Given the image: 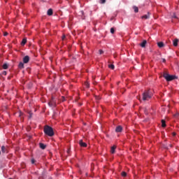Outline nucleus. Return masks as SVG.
I'll return each instance as SVG.
<instances>
[{
    "instance_id": "f257e3e1",
    "label": "nucleus",
    "mask_w": 179,
    "mask_h": 179,
    "mask_svg": "<svg viewBox=\"0 0 179 179\" xmlns=\"http://www.w3.org/2000/svg\"><path fill=\"white\" fill-rule=\"evenodd\" d=\"M163 78H164V79H166V82H171V80H174L175 79H177V76L170 75L166 72H164L163 73Z\"/></svg>"
},
{
    "instance_id": "f03ea898",
    "label": "nucleus",
    "mask_w": 179,
    "mask_h": 179,
    "mask_svg": "<svg viewBox=\"0 0 179 179\" xmlns=\"http://www.w3.org/2000/svg\"><path fill=\"white\" fill-rule=\"evenodd\" d=\"M44 132L48 136H54V130L52 129V127L50 126H45L44 127Z\"/></svg>"
},
{
    "instance_id": "7ed1b4c3",
    "label": "nucleus",
    "mask_w": 179,
    "mask_h": 179,
    "mask_svg": "<svg viewBox=\"0 0 179 179\" xmlns=\"http://www.w3.org/2000/svg\"><path fill=\"white\" fill-rule=\"evenodd\" d=\"M150 99H152V93L150 91H145L143 93V101H146L149 100Z\"/></svg>"
},
{
    "instance_id": "20e7f679",
    "label": "nucleus",
    "mask_w": 179,
    "mask_h": 179,
    "mask_svg": "<svg viewBox=\"0 0 179 179\" xmlns=\"http://www.w3.org/2000/svg\"><path fill=\"white\" fill-rule=\"evenodd\" d=\"M78 143L81 148H87V144L83 142V140H79Z\"/></svg>"
},
{
    "instance_id": "39448f33",
    "label": "nucleus",
    "mask_w": 179,
    "mask_h": 179,
    "mask_svg": "<svg viewBox=\"0 0 179 179\" xmlns=\"http://www.w3.org/2000/svg\"><path fill=\"white\" fill-rule=\"evenodd\" d=\"M29 61H30V57L29 56L27 55L23 57V63L24 64H28Z\"/></svg>"
},
{
    "instance_id": "423d86ee",
    "label": "nucleus",
    "mask_w": 179,
    "mask_h": 179,
    "mask_svg": "<svg viewBox=\"0 0 179 179\" xmlns=\"http://www.w3.org/2000/svg\"><path fill=\"white\" fill-rule=\"evenodd\" d=\"M150 13H148V14L146 15H144L141 17L142 19H150Z\"/></svg>"
},
{
    "instance_id": "0eeeda50",
    "label": "nucleus",
    "mask_w": 179,
    "mask_h": 179,
    "mask_svg": "<svg viewBox=\"0 0 179 179\" xmlns=\"http://www.w3.org/2000/svg\"><path fill=\"white\" fill-rule=\"evenodd\" d=\"M1 152L2 153H8V149L5 145L1 146Z\"/></svg>"
},
{
    "instance_id": "6e6552de",
    "label": "nucleus",
    "mask_w": 179,
    "mask_h": 179,
    "mask_svg": "<svg viewBox=\"0 0 179 179\" xmlns=\"http://www.w3.org/2000/svg\"><path fill=\"white\" fill-rule=\"evenodd\" d=\"M115 149H117V147L115 145L111 147L110 153H112V155H114V153H115Z\"/></svg>"
},
{
    "instance_id": "1a4fd4ad",
    "label": "nucleus",
    "mask_w": 179,
    "mask_h": 179,
    "mask_svg": "<svg viewBox=\"0 0 179 179\" xmlns=\"http://www.w3.org/2000/svg\"><path fill=\"white\" fill-rule=\"evenodd\" d=\"M122 127L117 126L115 129V132H122Z\"/></svg>"
},
{
    "instance_id": "9d476101",
    "label": "nucleus",
    "mask_w": 179,
    "mask_h": 179,
    "mask_svg": "<svg viewBox=\"0 0 179 179\" xmlns=\"http://www.w3.org/2000/svg\"><path fill=\"white\" fill-rule=\"evenodd\" d=\"M52 13H53V11L52 8H50L48 10L47 15L48 16H52Z\"/></svg>"
},
{
    "instance_id": "9b49d317",
    "label": "nucleus",
    "mask_w": 179,
    "mask_h": 179,
    "mask_svg": "<svg viewBox=\"0 0 179 179\" xmlns=\"http://www.w3.org/2000/svg\"><path fill=\"white\" fill-rule=\"evenodd\" d=\"M173 44L174 47H177L178 45V39L176 38L175 40L173 41Z\"/></svg>"
},
{
    "instance_id": "f8f14e48",
    "label": "nucleus",
    "mask_w": 179,
    "mask_h": 179,
    "mask_svg": "<svg viewBox=\"0 0 179 179\" xmlns=\"http://www.w3.org/2000/svg\"><path fill=\"white\" fill-rule=\"evenodd\" d=\"M146 43H147L146 40H144V41L140 44L141 47H142V48H145V47H146Z\"/></svg>"
},
{
    "instance_id": "ddd939ff",
    "label": "nucleus",
    "mask_w": 179,
    "mask_h": 179,
    "mask_svg": "<svg viewBox=\"0 0 179 179\" xmlns=\"http://www.w3.org/2000/svg\"><path fill=\"white\" fill-rule=\"evenodd\" d=\"M18 68H20V69H23V68H24V64L20 62V64H18Z\"/></svg>"
},
{
    "instance_id": "4468645a",
    "label": "nucleus",
    "mask_w": 179,
    "mask_h": 179,
    "mask_svg": "<svg viewBox=\"0 0 179 179\" xmlns=\"http://www.w3.org/2000/svg\"><path fill=\"white\" fill-rule=\"evenodd\" d=\"M157 45L159 48H163V47H164V43L163 42H158Z\"/></svg>"
},
{
    "instance_id": "2eb2a0df",
    "label": "nucleus",
    "mask_w": 179,
    "mask_h": 179,
    "mask_svg": "<svg viewBox=\"0 0 179 179\" xmlns=\"http://www.w3.org/2000/svg\"><path fill=\"white\" fill-rule=\"evenodd\" d=\"M133 9H134L135 13H138V12H139V8H138V7L136 6H134Z\"/></svg>"
},
{
    "instance_id": "dca6fc26",
    "label": "nucleus",
    "mask_w": 179,
    "mask_h": 179,
    "mask_svg": "<svg viewBox=\"0 0 179 179\" xmlns=\"http://www.w3.org/2000/svg\"><path fill=\"white\" fill-rule=\"evenodd\" d=\"M48 104L50 106V107H55V102H54V101H51L48 103Z\"/></svg>"
},
{
    "instance_id": "f3484780",
    "label": "nucleus",
    "mask_w": 179,
    "mask_h": 179,
    "mask_svg": "<svg viewBox=\"0 0 179 179\" xmlns=\"http://www.w3.org/2000/svg\"><path fill=\"white\" fill-rule=\"evenodd\" d=\"M39 146H40L41 149H43V150L45 149V148H46L45 145H44V143H40Z\"/></svg>"
},
{
    "instance_id": "a211bd4d",
    "label": "nucleus",
    "mask_w": 179,
    "mask_h": 179,
    "mask_svg": "<svg viewBox=\"0 0 179 179\" xmlns=\"http://www.w3.org/2000/svg\"><path fill=\"white\" fill-rule=\"evenodd\" d=\"M26 43H27V39L23 38L21 42V45H24V44H26Z\"/></svg>"
},
{
    "instance_id": "6ab92c4d",
    "label": "nucleus",
    "mask_w": 179,
    "mask_h": 179,
    "mask_svg": "<svg viewBox=\"0 0 179 179\" xmlns=\"http://www.w3.org/2000/svg\"><path fill=\"white\" fill-rule=\"evenodd\" d=\"M8 68H9V64L6 63L3 64V69H8Z\"/></svg>"
},
{
    "instance_id": "aec40b11",
    "label": "nucleus",
    "mask_w": 179,
    "mask_h": 179,
    "mask_svg": "<svg viewBox=\"0 0 179 179\" xmlns=\"http://www.w3.org/2000/svg\"><path fill=\"white\" fill-rule=\"evenodd\" d=\"M162 127L163 128H165V127H166V121L164 120H162Z\"/></svg>"
},
{
    "instance_id": "412c9836",
    "label": "nucleus",
    "mask_w": 179,
    "mask_h": 179,
    "mask_svg": "<svg viewBox=\"0 0 179 179\" xmlns=\"http://www.w3.org/2000/svg\"><path fill=\"white\" fill-rule=\"evenodd\" d=\"M110 33L112 34H114V33H115V29H114V27L110 28Z\"/></svg>"
},
{
    "instance_id": "4be33fe9",
    "label": "nucleus",
    "mask_w": 179,
    "mask_h": 179,
    "mask_svg": "<svg viewBox=\"0 0 179 179\" xmlns=\"http://www.w3.org/2000/svg\"><path fill=\"white\" fill-rule=\"evenodd\" d=\"M108 68H110V69H114V68H115V66H114V64H109Z\"/></svg>"
},
{
    "instance_id": "5701e85b",
    "label": "nucleus",
    "mask_w": 179,
    "mask_h": 179,
    "mask_svg": "<svg viewBox=\"0 0 179 179\" xmlns=\"http://www.w3.org/2000/svg\"><path fill=\"white\" fill-rule=\"evenodd\" d=\"M122 176L127 177V172H125V171L122 172Z\"/></svg>"
},
{
    "instance_id": "b1692460",
    "label": "nucleus",
    "mask_w": 179,
    "mask_h": 179,
    "mask_svg": "<svg viewBox=\"0 0 179 179\" xmlns=\"http://www.w3.org/2000/svg\"><path fill=\"white\" fill-rule=\"evenodd\" d=\"M106 0H99V3H105Z\"/></svg>"
},
{
    "instance_id": "393cba45",
    "label": "nucleus",
    "mask_w": 179,
    "mask_h": 179,
    "mask_svg": "<svg viewBox=\"0 0 179 179\" xmlns=\"http://www.w3.org/2000/svg\"><path fill=\"white\" fill-rule=\"evenodd\" d=\"M95 99H96V100H100V99H101L100 96H95Z\"/></svg>"
},
{
    "instance_id": "a878e982",
    "label": "nucleus",
    "mask_w": 179,
    "mask_h": 179,
    "mask_svg": "<svg viewBox=\"0 0 179 179\" xmlns=\"http://www.w3.org/2000/svg\"><path fill=\"white\" fill-rule=\"evenodd\" d=\"M103 52H103V50H99V54H100V55L103 54Z\"/></svg>"
},
{
    "instance_id": "bb28decb",
    "label": "nucleus",
    "mask_w": 179,
    "mask_h": 179,
    "mask_svg": "<svg viewBox=\"0 0 179 179\" xmlns=\"http://www.w3.org/2000/svg\"><path fill=\"white\" fill-rule=\"evenodd\" d=\"M32 115H33V113H31V112H29V118H31Z\"/></svg>"
},
{
    "instance_id": "cd10ccee",
    "label": "nucleus",
    "mask_w": 179,
    "mask_h": 179,
    "mask_svg": "<svg viewBox=\"0 0 179 179\" xmlns=\"http://www.w3.org/2000/svg\"><path fill=\"white\" fill-rule=\"evenodd\" d=\"M35 162H36V160L31 159V164H34Z\"/></svg>"
},
{
    "instance_id": "c85d7f7f",
    "label": "nucleus",
    "mask_w": 179,
    "mask_h": 179,
    "mask_svg": "<svg viewBox=\"0 0 179 179\" xmlns=\"http://www.w3.org/2000/svg\"><path fill=\"white\" fill-rule=\"evenodd\" d=\"M3 36L6 37V36H8V32H4Z\"/></svg>"
},
{
    "instance_id": "c756f323",
    "label": "nucleus",
    "mask_w": 179,
    "mask_h": 179,
    "mask_svg": "<svg viewBox=\"0 0 179 179\" xmlns=\"http://www.w3.org/2000/svg\"><path fill=\"white\" fill-rule=\"evenodd\" d=\"M85 86H86V87H89V83H85Z\"/></svg>"
},
{
    "instance_id": "7c9ffc66",
    "label": "nucleus",
    "mask_w": 179,
    "mask_h": 179,
    "mask_svg": "<svg viewBox=\"0 0 179 179\" xmlns=\"http://www.w3.org/2000/svg\"><path fill=\"white\" fill-rule=\"evenodd\" d=\"M173 17H174V19H177V16L175 14H173Z\"/></svg>"
},
{
    "instance_id": "2f4dec72",
    "label": "nucleus",
    "mask_w": 179,
    "mask_h": 179,
    "mask_svg": "<svg viewBox=\"0 0 179 179\" xmlns=\"http://www.w3.org/2000/svg\"><path fill=\"white\" fill-rule=\"evenodd\" d=\"M65 38H66V36H65V35H64V36H62V40H65Z\"/></svg>"
},
{
    "instance_id": "473e14b6",
    "label": "nucleus",
    "mask_w": 179,
    "mask_h": 179,
    "mask_svg": "<svg viewBox=\"0 0 179 179\" xmlns=\"http://www.w3.org/2000/svg\"><path fill=\"white\" fill-rule=\"evenodd\" d=\"M3 75L6 76V71H3Z\"/></svg>"
},
{
    "instance_id": "72a5a7b5",
    "label": "nucleus",
    "mask_w": 179,
    "mask_h": 179,
    "mask_svg": "<svg viewBox=\"0 0 179 179\" xmlns=\"http://www.w3.org/2000/svg\"><path fill=\"white\" fill-rule=\"evenodd\" d=\"M162 62H166V59H162Z\"/></svg>"
},
{
    "instance_id": "f704fd0d",
    "label": "nucleus",
    "mask_w": 179,
    "mask_h": 179,
    "mask_svg": "<svg viewBox=\"0 0 179 179\" xmlns=\"http://www.w3.org/2000/svg\"><path fill=\"white\" fill-rule=\"evenodd\" d=\"M24 2V0H21V3H23Z\"/></svg>"
},
{
    "instance_id": "c9c22d12",
    "label": "nucleus",
    "mask_w": 179,
    "mask_h": 179,
    "mask_svg": "<svg viewBox=\"0 0 179 179\" xmlns=\"http://www.w3.org/2000/svg\"><path fill=\"white\" fill-rule=\"evenodd\" d=\"M173 136H176V133H173Z\"/></svg>"
},
{
    "instance_id": "e433bc0d",
    "label": "nucleus",
    "mask_w": 179,
    "mask_h": 179,
    "mask_svg": "<svg viewBox=\"0 0 179 179\" xmlns=\"http://www.w3.org/2000/svg\"><path fill=\"white\" fill-rule=\"evenodd\" d=\"M71 152V150H67V153H69Z\"/></svg>"
},
{
    "instance_id": "4c0bfd02",
    "label": "nucleus",
    "mask_w": 179,
    "mask_h": 179,
    "mask_svg": "<svg viewBox=\"0 0 179 179\" xmlns=\"http://www.w3.org/2000/svg\"><path fill=\"white\" fill-rule=\"evenodd\" d=\"M19 117H22V113H20Z\"/></svg>"
},
{
    "instance_id": "58836bf2",
    "label": "nucleus",
    "mask_w": 179,
    "mask_h": 179,
    "mask_svg": "<svg viewBox=\"0 0 179 179\" xmlns=\"http://www.w3.org/2000/svg\"><path fill=\"white\" fill-rule=\"evenodd\" d=\"M138 100H141V97L138 98Z\"/></svg>"
},
{
    "instance_id": "ea45409f",
    "label": "nucleus",
    "mask_w": 179,
    "mask_h": 179,
    "mask_svg": "<svg viewBox=\"0 0 179 179\" xmlns=\"http://www.w3.org/2000/svg\"><path fill=\"white\" fill-rule=\"evenodd\" d=\"M0 155H1V151H0Z\"/></svg>"
},
{
    "instance_id": "a19ab883",
    "label": "nucleus",
    "mask_w": 179,
    "mask_h": 179,
    "mask_svg": "<svg viewBox=\"0 0 179 179\" xmlns=\"http://www.w3.org/2000/svg\"><path fill=\"white\" fill-rule=\"evenodd\" d=\"M9 179H12V178H9Z\"/></svg>"
}]
</instances>
